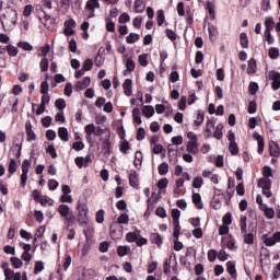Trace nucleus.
I'll return each mask as SVG.
<instances>
[{"label": "nucleus", "instance_id": "nucleus-2", "mask_svg": "<svg viewBox=\"0 0 280 280\" xmlns=\"http://www.w3.org/2000/svg\"><path fill=\"white\" fill-rule=\"evenodd\" d=\"M77 209L79 211L78 223L80 226H86L89 224V206L79 201Z\"/></svg>", "mask_w": 280, "mask_h": 280}, {"label": "nucleus", "instance_id": "nucleus-33", "mask_svg": "<svg viewBox=\"0 0 280 280\" xmlns=\"http://www.w3.org/2000/svg\"><path fill=\"white\" fill-rule=\"evenodd\" d=\"M55 106L59 110H65V108H67V102H65V98H58L55 102Z\"/></svg>", "mask_w": 280, "mask_h": 280}, {"label": "nucleus", "instance_id": "nucleus-62", "mask_svg": "<svg viewBox=\"0 0 280 280\" xmlns=\"http://www.w3.org/2000/svg\"><path fill=\"white\" fill-rule=\"evenodd\" d=\"M278 56H279V48L269 49V58H271L272 60H277Z\"/></svg>", "mask_w": 280, "mask_h": 280}, {"label": "nucleus", "instance_id": "nucleus-28", "mask_svg": "<svg viewBox=\"0 0 280 280\" xmlns=\"http://www.w3.org/2000/svg\"><path fill=\"white\" fill-rule=\"evenodd\" d=\"M222 130H224V126L222 124H219L215 127V131L213 132L214 139H219V140L222 139L223 137Z\"/></svg>", "mask_w": 280, "mask_h": 280}, {"label": "nucleus", "instance_id": "nucleus-45", "mask_svg": "<svg viewBox=\"0 0 280 280\" xmlns=\"http://www.w3.org/2000/svg\"><path fill=\"white\" fill-rule=\"evenodd\" d=\"M229 150H230L232 155H235V154L240 153V148L237 147L236 142H230Z\"/></svg>", "mask_w": 280, "mask_h": 280}, {"label": "nucleus", "instance_id": "nucleus-51", "mask_svg": "<svg viewBox=\"0 0 280 280\" xmlns=\"http://www.w3.org/2000/svg\"><path fill=\"white\" fill-rule=\"evenodd\" d=\"M83 71H91L93 69V60L85 59L82 66Z\"/></svg>", "mask_w": 280, "mask_h": 280}, {"label": "nucleus", "instance_id": "nucleus-9", "mask_svg": "<svg viewBox=\"0 0 280 280\" xmlns=\"http://www.w3.org/2000/svg\"><path fill=\"white\" fill-rule=\"evenodd\" d=\"M124 93L127 95V97H130L132 95V81L130 79H126L122 84Z\"/></svg>", "mask_w": 280, "mask_h": 280}, {"label": "nucleus", "instance_id": "nucleus-39", "mask_svg": "<svg viewBox=\"0 0 280 280\" xmlns=\"http://www.w3.org/2000/svg\"><path fill=\"white\" fill-rule=\"evenodd\" d=\"M11 264L16 269L23 268V260L18 257H11Z\"/></svg>", "mask_w": 280, "mask_h": 280}, {"label": "nucleus", "instance_id": "nucleus-20", "mask_svg": "<svg viewBox=\"0 0 280 280\" xmlns=\"http://www.w3.org/2000/svg\"><path fill=\"white\" fill-rule=\"evenodd\" d=\"M142 114L150 119V117L154 116V107L152 105H147L142 108Z\"/></svg>", "mask_w": 280, "mask_h": 280}, {"label": "nucleus", "instance_id": "nucleus-55", "mask_svg": "<svg viewBox=\"0 0 280 280\" xmlns=\"http://www.w3.org/2000/svg\"><path fill=\"white\" fill-rule=\"evenodd\" d=\"M136 139L137 141H143V139H145V129H143V127L138 129Z\"/></svg>", "mask_w": 280, "mask_h": 280}, {"label": "nucleus", "instance_id": "nucleus-44", "mask_svg": "<svg viewBox=\"0 0 280 280\" xmlns=\"http://www.w3.org/2000/svg\"><path fill=\"white\" fill-rule=\"evenodd\" d=\"M248 89H249L250 95H256L257 91H259V84L257 82H250Z\"/></svg>", "mask_w": 280, "mask_h": 280}, {"label": "nucleus", "instance_id": "nucleus-53", "mask_svg": "<svg viewBox=\"0 0 280 280\" xmlns=\"http://www.w3.org/2000/svg\"><path fill=\"white\" fill-rule=\"evenodd\" d=\"M40 93L42 95H47V93H49V82L47 81L42 82Z\"/></svg>", "mask_w": 280, "mask_h": 280}, {"label": "nucleus", "instance_id": "nucleus-27", "mask_svg": "<svg viewBox=\"0 0 280 280\" xmlns=\"http://www.w3.org/2000/svg\"><path fill=\"white\" fill-rule=\"evenodd\" d=\"M240 40L243 49H248V35L246 33H241Z\"/></svg>", "mask_w": 280, "mask_h": 280}, {"label": "nucleus", "instance_id": "nucleus-52", "mask_svg": "<svg viewBox=\"0 0 280 280\" xmlns=\"http://www.w3.org/2000/svg\"><path fill=\"white\" fill-rule=\"evenodd\" d=\"M66 220H67V231H69V226H71L74 222H75V220H78V218L75 217V214H70V215H68L67 218H65Z\"/></svg>", "mask_w": 280, "mask_h": 280}, {"label": "nucleus", "instance_id": "nucleus-46", "mask_svg": "<svg viewBox=\"0 0 280 280\" xmlns=\"http://www.w3.org/2000/svg\"><path fill=\"white\" fill-rule=\"evenodd\" d=\"M208 32L210 38H213V36H218V27L214 26L213 24H208Z\"/></svg>", "mask_w": 280, "mask_h": 280}, {"label": "nucleus", "instance_id": "nucleus-57", "mask_svg": "<svg viewBox=\"0 0 280 280\" xmlns=\"http://www.w3.org/2000/svg\"><path fill=\"white\" fill-rule=\"evenodd\" d=\"M152 152L153 154H163V152H165V149L163 148V144H154Z\"/></svg>", "mask_w": 280, "mask_h": 280}, {"label": "nucleus", "instance_id": "nucleus-35", "mask_svg": "<svg viewBox=\"0 0 280 280\" xmlns=\"http://www.w3.org/2000/svg\"><path fill=\"white\" fill-rule=\"evenodd\" d=\"M247 220H248V218L246 215L241 217V220H240L241 233H247V230H246Z\"/></svg>", "mask_w": 280, "mask_h": 280}, {"label": "nucleus", "instance_id": "nucleus-63", "mask_svg": "<svg viewBox=\"0 0 280 280\" xmlns=\"http://www.w3.org/2000/svg\"><path fill=\"white\" fill-rule=\"evenodd\" d=\"M51 116H46L42 119V125L44 126V128H49V126H51Z\"/></svg>", "mask_w": 280, "mask_h": 280}, {"label": "nucleus", "instance_id": "nucleus-43", "mask_svg": "<svg viewBox=\"0 0 280 280\" xmlns=\"http://www.w3.org/2000/svg\"><path fill=\"white\" fill-rule=\"evenodd\" d=\"M205 182L202 180V177H195L194 179H192V187L195 188V189H200L201 187H202V184H203Z\"/></svg>", "mask_w": 280, "mask_h": 280}, {"label": "nucleus", "instance_id": "nucleus-21", "mask_svg": "<svg viewBox=\"0 0 280 280\" xmlns=\"http://www.w3.org/2000/svg\"><path fill=\"white\" fill-rule=\"evenodd\" d=\"M242 234H243L245 244H255V234H253V232H249V233L245 232Z\"/></svg>", "mask_w": 280, "mask_h": 280}, {"label": "nucleus", "instance_id": "nucleus-42", "mask_svg": "<svg viewBox=\"0 0 280 280\" xmlns=\"http://www.w3.org/2000/svg\"><path fill=\"white\" fill-rule=\"evenodd\" d=\"M256 141L258 143V154H264V137L257 136Z\"/></svg>", "mask_w": 280, "mask_h": 280}, {"label": "nucleus", "instance_id": "nucleus-37", "mask_svg": "<svg viewBox=\"0 0 280 280\" xmlns=\"http://www.w3.org/2000/svg\"><path fill=\"white\" fill-rule=\"evenodd\" d=\"M138 62L140 67H148V54L139 55Z\"/></svg>", "mask_w": 280, "mask_h": 280}, {"label": "nucleus", "instance_id": "nucleus-58", "mask_svg": "<svg viewBox=\"0 0 280 280\" xmlns=\"http://www.w3.org/2000/svg\"><path fill=\"white\" fill-rule=\"evenodd\" d=\"M172 218H173V222H180V210L178 209H173L172 210Z\"/></svg>", "mask_w": 280, "mask_h": 280}, {"label": "nucleus", "instance_id": "nucleus-24", "mask_svg": "<svg viewBox=\"0 0 280 280\" xmlns=\"http://www.w3.org/2000/svg\"><path fill=\"white\" fill-rule=\"evenodd\" d=\"M140 36L137 33H130L127 37L126 40L128 45H135L139 40Z\"/></svg>", "mask_w": 280, "mask_h": 280}, {"label": "nucleus", "instance_id": "nucleus-5", "mask_svg": "<svg viewBox=\"0 0 280 280\" xmlns=\"http://www.w3.org/2000/svg\"><path fill=\"white\" fill-rule=\"evenodd\" d=\"M89 86H91V78L85 77V78H83V80L78 81L75 83L74 91H77V93H78L80 91H84V89H89Z\"/></svg>", "mask_w": 280, "mask_h": 280}, {"label": "nucleus", "instance_id": "nucleus-17", "mask_svg": "<svg viewBox=\"0 0 280 280\" xmlns=\"http://www.w3.org/2000/svg\"><path fill=\"white\" fill-rule=\"evenodd\" d=\"M58 137L61 139L63 142L69 141V130H67L66 127H60L58 129Z\"/></svg>", "mask_w": 280, "mask_h": 280}, {"label": "nucleus", "instance_id": "nucleus-25", "mask_svg": "<svg viewBox=\"0 0 280 280\" xmlns=\"http://www.w3.org/2000/svg\"><path fill=\"white\" fill-rule=\"evenodd\" d=\"M117 254L119 257H126V255H130V246H119Z\"/></svg>", "mask_w": 280, "mask_h": 280}, {"label": "nucleus", "instance_id": "nucleus-31", "mask_svg": "<svg viewBox=\"0 0 280 280\" xmlns=\"http://www.w3.org/2000/svg\"><path fill=\"white\" fill-rule=\"evenodd\" d=\"M257 69V61L255 59H250L247 63V73H255Z\"/></svg>", "mask_w": 280, "mask_h": 280}, {"label": "nucleus", "instance_id": "nucleus-29", "mask_svg": "<svg viewBox=\"0 0 280 280\" xmlns=\"http://www.w3.org/2000/svg\"><path fill=\"white\" fill-rule=\"evenodd\" d=\"M207 10L210 14V19L215 21V5L212 2H207Z\"/></svg>", "mask_w": 280, "mask_h": 280}, {"label": "nucleus", "instance_id": "nucleus-16", "mask_svg": "<svg viewBox=\"0 0 280 280\" xmlns=\"http://www.w3.org/2000/svg\"><path fill=\"white\" fill-rule=\"evenodd\" d=\"M269 154L270 156H276V158L279 156L280 154L279 145L276 144L275 141L269 142Z\"/></svg>", "mask_w": 280, "mask_h": 280}, {"label": "nucleus", "instance_id": "nucleus-49", "mask_svg": "<svg viewBox=\"0 0 280 280\" xmlns=\"http://www.w3.org/2000/svg\"><path fill=\"white\" fill-rule=\"evenodd\" d=\"M151 242L152 244H156V246H161L163 244V240H161L160 234H152Z\"/></svg>", "mask_w": 280, "mask_h": 280}, {"label": "nucleus", "instance_id": "nucleus-1", "mask_svg": "<svg viewBox=\"0 0 280 280\" xmlns=\"http://www.w3.org/2000/svg\"><path fill=\"white\" fill-rule=\"evenodd\" d=\"M16 19H19V13L16 10L11 9L7 15H3V20H1V25L4 32H10L14 30V25H16Z\"/></svg>", "mask_w": 280, "mask_h": 280}, {"label": "nucleus", "instance_id": "nucleus-54", "mask_svg": "<svg viewBox=\"0 0 280 280\" xmlns=\"http://www.w3.org/2000/svg\"><path fill=\"white\" fill-rule=\"evenodd\" d=\"M208 259H209V261H211V262L215 261V259H218V250H215V249H210V250L208 252Z\"/></svg>", "mask_w": 280, "mask_h": 280}, {"label": "nucleus", "instance_id": "nucleus-41", "mask_svg": "<svg viewBox=\"0 0 280 280\" xmlns=\"http://www.w3.org/2000/svg\"><path fill=\"white\" fill-rule=\"evenodd\" d=\"M156 19H158V25H159V26H161V25H163V24L165 23V13H164L163 10H159V11H158V16H156Z\"/></svg>", "mask_w": 280, "mask_h": 280}, {"label": "nucleus", "instance_id": "nucleus-34", "mask_svg": "<svg viewBox=\"0 0 280 280\" xmlns=\"http://www.w3.org/2000/svg\"><path fill=\"white\" fill-rule=\"evenodd\" d=\"M135 166L139 167V165H141L142 161H143V153H141V151H137L135 154Z\"/></svg>", "mask_w": 280, "mask_h": 280}, {"label": "nucleus", "instance_id": "nucleus-6", "mask_svg": "<svg viewBox=\"0 0 280 280\" xmlns=\"http://www.w3.org/2000/svg\"><path fill=\"white\" fill-rule=\"evenodd\" d=\"M102 152L105 156H110V131H107L105 140L102 143Z\"/></svg>", "mask_w": 280, "mask_h": 280}, {"label": "nucleus", "instance_id": "nucleus-40", "mask_svg": "<svg viewBox=\"0 0 280 280\" xmlns=\"http://www.w3.org/2000/svg\"><path fill=\"white\" fill-rule=\"evenodd\" d=\"M7 51L9 56H12V57L19 56V48L14 47L13 45L7 46Z\"/></svg>", "mask_w": 280, "mask_h": 280}, {"label": "nucleus", "instance_id": "nucleus-64", "mask_svg": "<svg viewBox=\"0 0 280 280\" xmlns=\"http://www.w3.org/2000/svg\"><path fill=\"white\" fill-rule=\"evenodd\" d=\"M264 244H266L267 246H275V244H277V240H275L273 236L265 237Z\"/></svg>", "mask_w": 280, "mask_h": 280}, {"label": "nucleus", "instance_id": "nucleus-59", "mask_svg": "<svg viewBox=\"0 0 280 280\" xmlns=\"http://www.w3.org/2000/svg\"><path fill=\"white\" fill-rule=\"evenodd\" d=\"M233 215L231 214V212H228L224 217H223V224L225 226H229L232 222H233Z\"/></svg>", "mask_w": 280, "mask_h": 280}, {"label": "nucleus", "instance_id": "nucleus-4", "mask_svg": "<svg viewBox=\"0 0 280 280\" xmlns=\"http://www.w3.org/2000/svg\"><path fill=\"white\" fill-rule=\"evenodd\" d=\"M267 77L269 78V80L272 81L271 86H272L273 91H279V89H280V73L275 71V70H270L267 73Z\"/></svg>", "mask_w": 280, "mask_h": 280}, {"label": "nucleus", "instance_id": "nucleus-47", "mask_svg": "<svg viewBox=\"0 0 280 280\" xmlns=\"http://www.w3.org/2000/svg\"><path fill=\"white\" fill-rule=\"evenodd\" d=\"M118 224H128V222H130V217L128 215V213H122L118 220H117Z\"/></svg>", "mask_w": 280, "mask_h": 280}, {"label": "nucleus", "instance_id": "nucleus-30", "mask_svg": "<svg viewBox=\"0 0 280 280\" xmlns=\"http://www.w3.org/2000/svg\"><path fill=\"white\" fill-rule=\"evenodd\" d=\"M40 71L45 73L49 70V59L47 57L43 58L39 62Z\"/></svg>", "mask_w": 280, "mask_h": 280}, {"label": "nucleus", "instance_id": "nucleus-8", "mask_svg": "<svg viewBox=\"0 0 280 280\" xmlns=\"http://www.w3.org/2000/svg\"><path fill=\"white\" fill-rule=\"evenodd\" d=\"M213 128H215V119L212 118L207 121L206 139H210L211 135H213Z\"/></svg>", "mask_w": 280, "mask_h": 280}, {"label": "nucleus", "instance_id": "nucleus-60", "mask_svg": "<svg viewBox=\"0 0 280 280\" xmlns=\"http://www.w3.org/2000/svg\"><path fill=\"white\" fill-rule=\"evenodd\" d=\"M15 172H16V160L11 159L9 164V173L15 174Z\"/></svg>", "mask_w": 280, "mask_h": 280}, {"label": "nucleus", "instance_id": "nucleus-26", "mask_svg": "<svg viewBox=\"0 0 280 280\" xmlns=\"http://www.w3.org/2000/svg\"><path fill=\"white\" fill-rule=\"evenodd\" d=\"M140 235V232L139 231H136V232H129L126 234V240L127 242H137V237H139Z\"/></svg>", "mask_w": 280, "mask_h": 280}, {"label": "nucleus", "instance_id": "nucleus-10", "mask_svg": "<svg viewBox=\"0 0 280 280\" xmlns=\"http://www.w3.org/2000/svg\"><path fill=\"white\" fill-rule=\"evenodd\" d=\"M26 141H36V133L32 130V122H27L26 126Z\"/></svg>", "mask_w": 280, "mask_h": 280}, {"label": "nucleus", "instance_id": "nucleus-19", "mask_svg": "<svg viewBox=\"0 0 280 280\" xmlns=\"http://www.w3.org/2000/svg\"><path fill=\"white\" fill-rule=\"evenodd\" d=\"M144 11H145V4L143 3V0H136L135 12H137V14H142V12Z\"/></svg>", "mask_w": 280, "mask_h": 280}, {"label": "nucleus", "instance_id": "nucleus-3", "mask_svg": "<svg viewBox=\"0 0 280 280\" xmlns=\"http://www.w3.org/2000/svg\"><path fill=\"white\" fill-rule=\"evenodd\" d=\"M31 166L32 160H24L22 162L21 187H25V185H27V174H30Z\"/></svg>", "mask_w": 280, "mask_h": 280}, {"label": "nucleus", "instance_id": "nucleus-7", "mask_svg": "<svg viewBox=\"0 0 280 280\" xmlns=\"http://www.w3.org/2000/svg\"><path fill=\"white\" fill-rule=\"evenodd\" d=\"M58 212L61 215V218H68L73 213V211H71V208H69L68 205H60L58 208Z\"/></svg>", "mask_w": 280, "mask_h": 280}, {"label": "nucleus", "instance_id": "nucleus-13", "mask_svg": "<svg viewBox=\"0 0 280 280\" xmlns=\"http://www.w3.org/2000/svg\"><path fill=\"white\" fill-rule=\"evenodd\" d=\"M86 10L90 12H95V8L100 9V0H88L85 4Z\"/></svg>", "mask_w": 280, "mask_h": 280}, {"label": "nucleus", "instance_id": "nucleus-48", "mask_svg": "<svg viewBox=\"0 0 280 280\" xmlns=\"http://www.w3.org/2000/svg\"><path fill=\"white\" fill-rule=\"evenodd\" d=\"M104 215H106V211H104V209H101L96 212L97 224H102V222H104Z\"/></svg>", "mask_w": 280, "mask_h": 280}, {"label": "nucleus", "instance_id": "nucleus-15", "mask_svg": "<svg viewBox=\"0 0 280 280\" xmlns=\"http://www.w3.org/2000/svg\"><path fill=\"white\" fill-rule=\"evenodd\" d=\"M226 268L229 275H231L232 279H237V270L235 269V262L233 261H228L226 262Z\"/></svg>", "mask_w": 280, "mask_h": 280}, {"label": "nucleus", "instance_id": "nucleus-23", "mask_svg": "<svg viewBox=\"0 0 280 280\" xmlns=\"http://www.w3.org/2000/svg\"><path fill=\"white\" fill-rule=\"evenodd\" d=\"M132 116H133V120L136 121V124H138L139 126H141V124H143V120H141V110H139V108H133L132 110Z\"/></svg>", "mask_w": 280, "mask_h": 280}, {"label": "nucleus", "instance_id": "nucleus-11", "mask_svg": "<svg viewBox=\"0 0 280 280\" xmlns=\"http://www.w3.org/2000/svg\"><path fill=\"white\" fill-rule=\"evenodd\" d=\"M129 185H130V187H133L135 189H137L139 187V177H138L137 171L129 174Z\"/></svg>", "mask_w": 280, "mask_h": 280}, {"label": "nucleus", "instance_id": "nucleus-18", "mask_svg": "<svg viewBox=\"0 0 280 280\" xmlns=\"http://www.w3.org/2000/svg\"><path fill=\"white\" fill-rule=\"evenodd\" d=\"M187 152L196 154L198 152V141H189L186 147Z\"/></svg>", "mask_w": 280, "mask_h": 280}, {"label": "nucleus", "instance_id": "nucleus-32", "mask_svg": "<svg viewBox=\"0 0 280 280\" xmlns=\"http://www.w3.org/2000/svg\"><path fill=\"white\" fill-rule=\"evenodd\" d=\"M265 32H272L273 27H275V20L272 18H268L265 21Z\"/></svg>", "mask_w": 280, "mask_h": 280}, {"label": "nucleus", "instance_id": "nucleus-14", "mask_svg": "<svg viewBox=\"0 0 280 280\" xmlns=\"http://www.w3.org/2000/svg\"><path fill=\"white\" fill-rule=\"evenodd\" d=\"M272 185V180H270V178L264 177L258 179V187H260V189H270Z\"/></svg>", "mask_w": 280, "mask_h": 280}, {"label": "nucleus", "instance_id": "nucleus-12", "mask_svg": "<svg viewBox=\"0 0 280 280\" xmlns=\"http://www.w3.org/2000/svg\"><path fill=\"white\" fill-rule=\"evenodd\" d=\"M192 202L197 209H205V205L202 203V197H200V194H192Z\"/></svg>", "mask_w": 280, "mask_h": 280}, {"label": "nucleus", "instance_id": "nucleus-36", "mask_svg": "<svg viewBox=\"0 0 280 280\" xmlns=\"http://www.w3.org/2000/svg\"><path fill=\"white\" fill-rule=\"evenodd\" d=\"M201 124H205V113L198 110L197 112V119L195 120V126H200Z\"/></svg>", "mask_w": 280, "mask_h": 280}, {"label": "nucleus", "instance_id": "nucleus-56", "mask_svg": "<svg viewBox=\"0 0 280 280\" xmlns=\"http://www.w3.org/2000/svg\"><path fill=\"white\" fill-rule=\"evenodd\" d=\"M126 69L129 71V73H132V70L135 69V60H132V58L127 59Z\"/></svg>", "mask_w": 280, "mask_h": 280}, {"label": "nucleus", "instance_id": "nucleus-61", "mask_svg": "<svg viewBox=\"0 0 280 280\" xmlns=\"http://www.w3.org/2000/svg\"><path fill=\"white\" fill-rule=\"evenodd\" d=\"M168 183H170V180H167V178H162L158 182L156 187H158V189H165V187H167Z\"/></svg>", "mask_w": 280, "mask_h": 280}, {"label": "nucleus", "instance_id": "nucleus-22", "mask_svg": "<svg viewBox=\"0 0 280 280\" xmlns=\"http://www.w3.org/2000/svg\"><path fill=\"white\" fill-rule=\"evenodd\" d=\"M170 172V164L167 162H163L159 165V174L160 176H165Z\"/></svg>", "mask_w": 280, "mask_h": 280}, {"label": "nucleus", "instance_id": "nucleus-38", "mask_svg": "<svg viewBox=\"0 0 280 280\" xmlns=\"http://www.w3.org/2000/svg\"><path fill=\"white\" fill-rule=\"evenodd\" d=\"M18 47H21L22 49H24V51H32L34 49V46H32V44L27 42H20L18 44Z\"/></svg>", "mask_w": 280, "mask_h": 280}, {"label": "nucleus", "instance_id": "nucleus-50", "mask_svg": "<svg viewBox=\"0 0 280 280\" xmlns=\"http://www.w3.org/2000/svg\"><path fill=\"white\" fill-rule=\"evenodd\" d=\"M262 210L265 211V215L268 218V220H272V218H275V209L268 208V206H266V208Z\"/></svg>", "mask_w": 280, "mask_h": 280}]
</instances>
